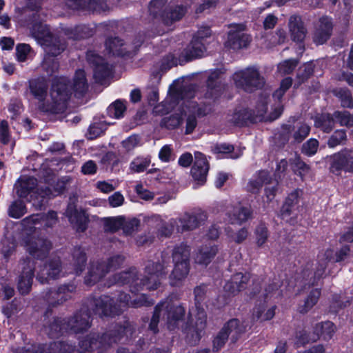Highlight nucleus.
<instances>
[{
	"label": "nucleus",
	"mask_w": 353,
	"mask_h": 353,
	"mask_svg": "<svg viewBox=\"0 0 353 353\" xmlns=\"http://www.w3.org/2000/svg\"><path fill=\"white\" fill-rule=\"evenodd\" d=\"M20 353H78L72 344L65 341H54L49 345H40L28 349L21 350Z\"/></svg>",
	"instance_id": "nucleus-20"
},
{
	"label": "nucleus",
	"mask_w": 353,
	"mask_h": 353,
	"mask_svg": "<svg viewBox=\"0 0 353 353\" xmlns=\"http://www.w3.org/2000/svg\"><path fill=\"white\" fill-rule=\"evenodd\" d=\"M208 97L216 98L221 92L222 88L219 81V74L217 72H212L207 81Z\"/></svg>",
	"instance_id": "nucleus-45"
},
{
	"label": "nucleus",
	"mask_w": 353,
	"mask_h": 353,
	"mask_svg": "<svg viewBox=\"0 0 353 353\" xmlns=\"http://www.w3.org/2000/svg\"><path fill=\"white\" fill-rule=\"evenodd\" d=\"M68 331L66 319L54 318L48 325H45L44 332L50 338H57Z\"/></svg>",
	"instance_id": "nucleus-36"
},
{
	"label": "nucleus",
	"mask_w": 353,
	"mask_h": 353,
	"mask_svg": "<svg viewBox=\"0 0 353 353\" xmlns=\"http://www.w3.org/2000/svg\"><path fill=\"white\" fill-rule=\"evenodd\" d=\"M103 261H94L90 263L88 272L85 277V283L88 285H93L108 272Z\"/></svg>",
	"instance_id": "nucleus-29"
},
{
	"label": "nucleus",
	"mask_w": 353,
	"mask_h": 353,
	"mask_svg": "<svg viewBox=\"0 0 353 353\" xmlns=\"http://www.w3.org/2000/svg\"><path fill=\"white\" fill-rule=\"evenodd\" d=\"M319 145L318 140L316 139H310L304 143L301 148V152L308 157L314 155Z\"/></svg>",
	"instance_id": "nucleus-64"
},
{
	"label": "nucleus",
	"mask_w": 353,
	"mask_h": 353,
	"mask_svg": "<svg viewBox=\"0 0 353 353\" xmlns=\"http://www.w3.org/2000/svg\"><path fill=\"white\" fill-rule=\"evenodd\" d=\"M254 120L252 114L245 109L235 112L230 119V121L236 125H243L247 120Z\"/></svg>",
	"instance_id": "nucleus-57"
},
{
	"label": "nucleus",
	"mask_w": 353,
	"mask_h": 353,
	"mask_svg": "<svg viewBox=\"0 0 353 353\" xmlns=\"http://www.w3.org/2000/svg\"><path fill=\"white\" fill-rule=\"evenodd\" d=\"M288 26L292 39L296 42H302L306 37L307 30L301 17L297 15L290 17Z\"/></svg>",
	"instance_id": "nucleus-32"
},
{
	"label": "nucleus",
	"mask_w": 353,
	"mask_h": 353,
	"mask_svg": "<svg viewBox=\"0 0 353 353\" xmlns=\"http://www.w3.org/2000/svg\"><path fill=\"white\" fill-rule=\"evenodd\" d=\"M65 215L78 232H84L86 230L88 217L84 211H78L74 205L70 204L65 211Z\"/></svg>",
	"instance_id": "nucleus-27"
},
{
	"label": "nucleus",
	"mask_w": 353,
	"mask_h": 353,
	"mask_svg": "<svg viewBox=\"0 0 353 353\" xmlns=\"http://www.w3.org/2000/svg\"><path fill=\"white\" fill-rule=\"evenodd\" d=\"M42 69L48 76H52L58 71L59 63L57 59L50 56H45L41 64Z\"/></svg>",
	"instance_id": "nucleus-55"
},
{
	"label": "nucleus",
	"mask_w": 353,
	"mask_h": 353,
	"mask_svg": "<svg viewBox=\"0 0 353 353\" xmlns=\"http://www.w3.org/2000/svg\"><path fill=\"white\" fill-rule=\"evenodd\" d=\"M148 264H153L154 268L160 272L162 274L167 276L168 268L170 264V254L167 251H163L161 252L160 256L158 257L157 261L148 260L146 261Z\"/></svg>",
	"instance_id": "nucleus-44"
},
{
	"label": "nucleus",
	"mask_w": 353,
	"mask_h": 353,
	"mask_svg": "<svg viewBox=\"0 0 353 353\" xmlns=\"http://www.w3.org/2000/svg\"><path fill=\"white\" fill-rule=\"evenodd\" d=\"M69 178H63L59 180L54 187V190L47 185L41 186L38 189L39 194L41 197H53L64 191L66 188V183L69 182Z\"/></svg>",
	"instance_id": "nucleus-42"
},
{
	"label": "nucleus",
	"mask_w": 353,
	"mask_h": 353,
	"mask_svg": "<svg viewBox=\"0 0 353 353\" xmlns=\"http://www.w3.org/2000/svg\"><path fill=\"white\" fill-rule=\"evenodd\" d=\"M196 322L193 325H190L185 328V332L187 334H190L192 337L194 339V341L199 340L201 337V333L206 327L207 323V315L203 309L196 307Z\"/></svg>",
	"instance_id": "nucleus-30"
},
{
	"label": "nucleus",
	"mask_w": 353,
	"mask_h": 353,
	"mask_svg": "<svg viewBox=\"0 0 353 353\" xmlns=\"http://www.w3.org/2000/svg\"><path fill=\"white\" fill-rule=\"evenodd\" d=\"M335 95L341 100V105L344 108H353V99L350 90L339 89L335 91Z\"/></svg>",
	"instance_id": "nucleus-59"
},
{
	"label": "nucleus",
	"mask_w": 353,
	"mask_h": 353,
	"mask_svg": "<svg viewBox=\"0 0 353 353\" xmlns=\"http://www.w3.org/2000/svg\"><path fill=\"white\" fill-rule=\"evenodd\" d=\"M103 223L105 232H114L123 225L124 219L121 216L107 217L103 219Z\"/></svg>",
	"instance_id": "nucleus-54"
},
{
	"label": "nucleus",
	"mask_w": 353,
	"mask_h": 353,
	"mask_svg": "<svg viewBox=\"0 0 353 353\" xmlns=\"http://www.w3.org/2000/svg\"><path fill=\"white\" fill-rule=\"evenodd\" d=\"M290 164L294 170H297L300 175H305L310 172V166L303 161L299 156L290 159Z\"/></svg>",
	"instance_id": "nucleus-61"
},
{
	"label": "nucleus",
	"mask_w": 353,
	"mask_h": 353,
	"mask_svg": "<svg viewBox=\"0 0 353 353\" xmlns=\"http://www.w3.org/2000/svg\"><path fill=\"white\" fill-rule=\"evenodd\" d=\"M29 90L37 101L39 110L50 114H61L68 108L71 95V86L65 77L55 79L51 85L48 97V84L44 79H36L29 81Z\"/></svg>",
	"instance_id": "nucleus-1"
},
{
	"label": "nucleus",
	"mask_w": 353,
	"mask_h": 353,
	"mask_svg": "<svg viewBox=\"0 0 353 353\" xmlns=\"http://www.w3.org/2000/svg\"><path fill=\"white\" fill-rule=\"evenodd\" d=\"M72 258L74 261L73 265L74 267V271L77 274H79L83 270L87 261L84 250L81 247L75 248L72 252Z\"/></svg>",
	"instance_id": "nucleus-46"
},
{
	"label": "nucleus",
	"mask_w": 353,
	"mask_h": 353,
	"mask_svg": "<svg viewBox=\"0 0 353 353\" xmlns=\"http://www.w3.org/2000/svg\"><path fill=\"white\" fill-rule=\"evenodd\" d=\"M232 79L235 85L247 92H252L261 89L265 84V79L260 70L255 66H250L236 72Z\"/></svg>",
	"instance_id": "nucleus-8"
},
{
	"label": "nucleus",
	"mask_w": 353,
	"mask_h": 353,
	"mask_svg": "<svg viewBox=\"0 0 353 353\" xmlns=\"http://www.w3.org/2000/svg\"><path fill=\"white\" fill-rule=\"evenodd\" d=\"M210 165L206 157L200 152H194V161L191 168V175L194 181L203 185L207 179Z\"/></svg>",
	"instance_id": "nucleus-21"
},
{
	"label": "nucleus",
	"mask_w": 353,
	"mask_h": 353,
	"mask_svg": "<svg viewBox=\"0 0 353 353\" xmlns=\"http://www.w3.org/2000/svg\"><path fill=\"white\" fill-rule=\"evenodd\" d=\"M332 23L331 19L323 17L319 19L313 35V41L317 45L325 43L331 36Z\"/></svg>",
	"instance_id": "nucleus-26"
},
{
	"label": "nucleus",
	"mask_w": 353,
	"mask_h": 353,
	"mask_svg": "<svg viewBox=\"0 0 353 353\" xmlns=\"http://www.w3.org/2000/svg\"><path fill=\"white\" fill-rule=\"evenodd\" d=\"M332 255L333 251L332 250H327L323 254L319 255L318 266L314 273L316 278L319 279L324 274L327 262L330 261Z\"/></svg>",
	"instance_id": "nucleus-51"
},
{
	"label": "nucleus",
	"mask_w": 353,
	"mask_h": 353,
	"mask_svg": "<svg viewBox=\"0 0 353 353\" xmlns=\"http://www.w3.org/2000/svg\"><path fill=\"white\" fill-rule=\"evenodd\" d=\"M330 170L332 173L339 175L341 171L353 172V151L344 149L334 154L330 158Z\"/></svg>",
	"instance_id": "nucleus-12"
},
{
	"label": "nucleus",
	"mask_w": 353,
	"mask_h": 353,
	"mask_svg": "<svg viewBox=\"0 0 353 353\" xmlns=\"http://www.w3.org/2000/svg\"><path fill=\"white\" fill-rule=\"evenodd\" d=\"M21 265L22 270L19 276L17 289L20 294H27L32 286L36 270V262L31 259H26L23 260Z\"/></svg>",
	"instance_id": "nucleus-15"
},
{
	"label": "nucleus",
	"mask_w": 353,
	"mask_h": 353,
	"mask_svg": "<svg viewBox=\"0 0 353 353\" xmlns=\"http://www.w3.org/2000/svg\"><path fill=\"white\" fill-rule=\"evenodd\" d=\"M87 60L94 68L95 80L103 83V81L111 75V66L95 51L89 50L86 54Z\"/></svg>",
	"instance_id": "nucleus-19"
},
{
	"label": "nucleus",
	"mask_w": 353,
	"mask_h": 353,
	"mask_svg": "<svg viewBox=\"0 0 353 353\" xmlns=\"http://www.w3.org/2000/svg\"><path fill=\"white\" fill-rule=\"evenodd\" d=\"M195 85L194 84L185 85L181 87L171 85L169 89V97L167 98L170 107L173 108L179 101L183 99L194 97Z\"/></svg>",
	"instance_id": "nucleus-25"
},
{
	"label": "nucleus",
	"mask_w": 353,
	"mask_h": 353,
	"mask_svg": "<svg viewBox=\"0 0 353 353\" xmlns=\"http://www.w3.org/2000/svg\"><path fill=\"white\" fill-rule=\"evenodd\" d=\"M218 247L212 243L202 245L195 254V262L200 265H208L218 252Z\"/></svg>",
	"instance_id": "nucleus-31"
},
{
	"label": "nucleus",
	"mask_w": 353,
	"mask_h": 353,
	"mask_svg": "<svg viewBox=\"0 0 353 353\" xmlns=\"http://www.w3.org/2000/svg\"><path fill=\"white\" fill-rule=\"evenodd\" d=\"M108 114L110 117L120 119L123 117L126 106L121 100H117L108 108Z\"/></svg>",
	"instance_id": "nucleus-56"
},
{
	"label": "nucleus",
	"mask_w": 353,
	"mask_h": 353,
	"mask_svg": "<svg viewBox=\"0 0 353 353\" xmlns=\"http://www.w3.org/2000/svg\"><path fill=\"white\" fill-rule=\"evenodd\" d=\"M114 277L116 283L120 285H128L130 290L135 293L143 289L149 291L159 289L162 284V280L166 276L157 272L153 264L145 263L144 275L142 278L139 277V272L136 268H131L128 271L114 275Z\"/></svg>",
	"instance_id": "nucleus-3"
},
{
	"label": "nucleus",
	"mask_w": 353,
	"mask_h": 353,
	"mask_svg": "<svg viewBox=\"0 0 353 353\" xmlns=\"http://www.w3.org/2000/svg\"><path fill=\"white\" fill-rule=\"evenodd\" d=\"M157 223V235L160 237H170L174 228L177 230L179 226L178 221L176 219H171L168 221L161 220L159 216L155 217Z\"/></svg>",
	"instance_id": "nucleus-40"
},
{
	"label": "nucleus",
	"mask_w": 353,
	"mask_h": 353,
	"mask_svg": "<svg viewBox=\"0 0 353 353\" xmlns=\"http://www.w3.org/2000/svg\"><path fill=\"white\" fill-rule=\"evenodd\" d=\"M245 29V25L243 23L231 24L225 46L233 50L247 48L251 41V37L244 32Z\"/></svg>",
	"instance_id": "nucleus-13"
},
{
	"label": "nucleus",
	"mask_w": 353,
	"mask_h": 353,
	"mask_svg": "<svg viewBox=\"0 0 353 353\" xmlns=\"http://www.w3.org/2000/svg\"><path fill=\"white\" fill-rule=\"evenodd\" d=\"M37 185V181L32 176H23L14 185L16 194L20 198H26Z\"/></svg>",
	"instance_id": "nucleus-35"
},
{
	"label": "nucleus",
	"mask_w": 353,
	"mask_h": 353,
	"mask_svg": "<svg viewBox=\"0 0 353 353\" xmlns=\"http://www.w3.org/2000/svg\"><path fill=\"white\" fill-rule=\"evenodd\" d=\"M76 290L74 284H65L60 285L57 290L50 291L47 294V301L50 305L56 306L63 304L72 298V294Z\"/></svg>",
	"instance_id": "nucleus-23"
},
{
	"label": "nucleus",
	"mask_w": 353,
	"mask_h": 353,
	"mask_svg": "<svg viewBox=\"0 0 353 353\" xmlns=\"http://www.w3.org/2000/svg\"><path fill=\"white\" fill-rule=\"evenodd\" d=\"M26 212V206L21 200L13 201L8 208V216L14 219H20Z\"/></svg>",
	"instance_id": "nucleus-48"
},
{
	"label": "nucleus",
	"mask_w": 353,
	"mask_h": 353,
	"mask_svg": "<svg viewBox=\"0 0 353 353\" xmlns=\"http://www.w3.org/2000/svg\"><path fill=\"white\" fill-rule=\"evenodd\" d=\"M27 26H30L34 38L43 47L46 55L55 57L62 53L65 48V40L57 34H52L49 27L43 23L45 15L40 12L39 7L24 12Z\"/></svg>",
	"instance_id": "nucleus-2"
},
{
	"label": "nucleus",
	"mask_w": 353,
	"mask_h": 353,
	"mask_svg": "<svg viewBox=\"0 0 353 353\" xmlns=\"http://www.w3.org/2000/svg\"><path fill=\"white\" fill-rule=\"evenodd\" d=\"M105 47L109 53L117 56H124L129 51L125 43L119 37L108 38L105 41Z\"/></svg>",
	"instance_id": "nucleus-41"
},
{
	"label": "nucleus",
	"mask_w": 353,
	"mask_h": 353,
	"mask_svg": "<svg viewBox=\"0 0 353 353\" xmlns=\"http://www.w3.org/2000/svg\"><path fill=\"white\" fill-rule=\"evenodd\" d=\"M57 214L54 211H50L46 214H32L21 221V225L24 230L32 232L37 228H48L53 227L57 223Z\"/></svg>",
	"instance_id": "nucleus-11"
},
{
	"label": "nucleus",
	"mask_w": 353,
	"mask_h": 353,
	"mask_svg": "<svg viewBox=\"0 0 353 353\" xmlns=\"http://www.w3.org/2000/svg\"><path fill=\"white\" fill-rule=\"evenodd\" d=\"M335 120L342 126L352 127L353 126V116L347 111H336L333 114Z\"/></svg>",
	"instance_id": "nucleus-60"
},
{
	"label": "nucleus",
	"mask_w": 353,
	"mask_h": 353,
	"mask_svg": "<svg viewBox=\"0 0 353 353\" xmlns=\"http://www.w3.org/2000/svg\"><path fill=\"white\" fill-rule=\"evenodd\" d=\"M205 50V48L202 41L193 37L190 44L184 50L186 61L201 57Z\"/></svg>",
	"instance_id": "nucleus-39"
},
{
	"label": "nucleus",
	"mask_w": 353,
	"mask_h": 353,
	"mask_svg": "<svg viewBox=\"0 0 353 353\" xmlns=\"http://www.w3.org/2000/svg\"><path fill=\"white\" fill-rule=\"evenodd\" d=\"M117 301L119 304H116L110 296L103 295L98 298H92L90 307L95 314L103 317L119 315L123 311V307L130 306V296L127 293L120 292Z\"/></svg>",
	"instance_id": "nucleus-7"
},
{
	"label": "nucleus",
	"mask_w": 353,
	"mask_h": 353,
	"mask_svg": "<svg viewBox=\"0 0 353 353\" xmlns=\"http://www.w3.org/2000/svg\"><path fill=\"white\" fill-rule=\"evenodd\" d=\"M185 314L184 308L173 303L168 298L158 303L154 308L149 328L154 333L158 332V323L161 319L165 321L169 330L174 329Z\"/></svg>",
	"instance_id": "nucleus-4"
},
{
	"label": "nucleus",
	"mask_w": 353,
	"mask_h": 353,
	"mask_svg": "<svg viewBox=\"0 0 353 353\" xmlns=\"http://www.w3.org/2000/svg\"><path fill=\"white\" fill-rule=\"evenodd\" d=\"M270 181V173L265 170L259 171L257 176L249 181L247 185V190L251 193L257 194L263 185L268 183Z\"/></svg>",
	"instance_id": "nucleus-38"
},
{
	"label": "nucleus",
	"mask_w": 353,
	"mask_h": 353,
	"mask_svg": "<svg viewBox=\"0 0 353 353\" xmlns=\"http://www.w3.org/2000/svg\"><path fill=\"white\" fill-rule=\"evenodd\" d=\"M283 128L289 132L288 140L292 144L301 143L310 132V125L303 122H297L293 126L286 125Z\"/></svg>",
	"instance_id": "nucleus-28"
},
{
	"label": "nucleus",
	"mask_w": 353,
	"mask_h": 353,
	"mask_svg": "<svg viewBox=\"0 0 353 353\" xmlns=\"http://www.w3.org/2000/svg\"><path fill=\"white\" fill-rule=\"evenodd\" d=\"M227 334L228 333L225 332L223 327L217 333L212 341V350L214 352H217L223 347L229 339Z\"/></svg>",
	"instance_id": "nucleus-62"
},
{
	"label": "nucleus",
	"mask_w": 353,
	"mask_h": 353,
	"mask_svg": "<svg viewBox=\"0 0 353 353\" xmlns=\"http://www.w3.org/2000/svg\"><path fill=\"white\" fill-rule=\"evenodd\" d=\"M335 332V326L331 321H325L316 323L314 327L312 334L307 338L302 336L301 341L303 343L315 342L320 337H322L324 340H330Z\"/></svg>",
	"instance_id": "nucleus-24"
},
{
	"label": "nucleus",
	"mask_w": 353,
	"mask_h": 353,
	"mask_svg": "<svg viewBox=\"0 0 353 353\" xmlns=\"http://www.w3.org/2000/svg\"><path fill=\"white\" fill-rule=\"evenodd\" d=\"M125 326L115 325L103 333L101 336L96 333H90L79 342L80 348L83 352L93 351L95 349L106 348L112 344L119 341L126 334Z\"/></svg>",
	"instance_id": "nucleus-6"
},
{
	"label": "nucleus",
	"mask_w": 353,
	"mask_h": 353,
	"mask_svg": "<svg viewBox=\"0 0 353 353\" xmlns=\"http://www.w3.org/2000/svg\"><path fill=\"white\" fill-rule=\"evenodd\" d=\"M182 123V119L179 114H172L163 119L161 125L167 129L172 130L179 127Z\"/></svg>",
	"instance_id": "nucleus-63"
},
{
	"label": "nucleus",
	"mask_w": 353,
	"mask_h": 353,
	"mask_svg": "<svg viewBox=\"0 0 353 353\" xmlns=\"http://www.w3.org/2000/svg\"><path fill=\"white\" fill-rule=\"evenodd\" d=\"M347 140L345 130H337L329 137L327 144L330 148L345 144Z\"/></svg>",
	"instance_id": "nucleus-52"
},
{
	"label": "nucleus",
	"mask_w": 353,
	"mask_h": 353,
	"mask_svg": "<svg viewBox=\"0 0 353 353\" xmlns=\"http://www.w3.org/2000/svg\"><path fill=\"white\" fill-rule=\"evenodd\" d=\"M334 117L330 114H323L316 121V127L324 132L329 133L334 128Z\"/></svg>",
	"instance_id": "nucleus-53"
},
{
	"label": "nucleus",
	"mask_w": 353,
	"mask_h": 353,
	"mask_svg": "<svg viewBox=\"0 0 353 353\" xmlns=\"http://www.w3.org/2000/svg\"><path fill=\"white\" fill-rule=\"evenodd\" d=\"M167 0H152L149 4L150 14L154 19L161 18L169 25L183 18L187 12V6H172L163 13V8Z\"/></svg>",
	"instance_id": "nucleus-9"
},
{
	"label": "nucleus",
	"mask_w": 353,
	"mask_h": 353,
	"mask_svg": "<svg viewBox=\"0 0 353 353\" xmlns=\"http://www.w3.org/2000/svg\"><path fill=\"white\" fill-rule=\"evenodd\" d=\"M320 295L321 291L319 289L312 290L305 299L303 305L299 307V312L302 314L307 313L318 302Z\"/></svg>",
	"instance_id": "nucleus-50"
},
{
	"label": "nucleus",
	"mask_w": 353,
	"mask_h": 353,
	"mask_svg": "<svg viewBox=\"0 0 353 353\" xmlns=\"http://www.w3.org/2000/svg\"><path fill=\"white\" fill-rule=\"evenodd\" d=\"M94 32V29L86 25H79L74 28H66L64 30L68 38L74 40L88 38L92 36Z\"/></svg>",
	"instance_id": "nucleus-37"
},
{
	"label": "nucleus",
	"mask_w": 353,
	"mask_h": 353,
	"mask_svg": "<svg viewBox=\"0 0 353 353\" xmlns=\"http://www.w3.org/2000/svg\"><path fill=\"white\" fill-rule=\"evenodd\" d=\"M73 90L76 96H82L88 88L84 70H79L76 72L73 80Z\"/></svg>",
	"instance_id": "nucleus-43"
},
{
	"label": "nucleus",
	"mask_w": 353,
	"mask_h": 353,
	"mask_svg": "<svg viewBox=\"0 0 353 353\" xmlns=\"http://www.w3.org/2000/svg\"><path fill=\"white\" fill-rule=\"evenodd\" d=\"M223 330L230 336L232 343H236L246 332V327L237 319H232L227 321L223 326Z\"/></svg>",
	"instance_id": "nucleus-33"
},
{
	"label": "nucleus",
	"mask_w": 353,
	"mask_h": 353,
	"mask_svg": "<svg viewBox=\"0 0 353 353\" xmlns=\"http://www.w3.org/2000/svg\"><path fill=\"white\" fill-rule=\"evenodd\" d=\"M91 300L92 299L88 300L87 308L83 307L74 313L73 316L65 318L68 330L75 334H79L88 331L91 327L92 318L90 310L94 312L92 307H90Z\"/></svg>",
	"instance_id": "nucleus-10"
},
{
	"label": "nucleus",
	"mask_w": 353,
	"mask_h": 353,
	"mask_svg": "<svg viewBox=\"0 0 353 353\" xmlns=\"http://www.w3.org/2000/svg\"><path fill=\"white\" fill-rule=\"evenodd\" d=\"M300 193L299 190H296L290 194L281 209V219L292 225L297 224L299 221L296 205L299 203Z\"/></svg>",
	"instance_id": "nucleus-17"
},
{
	"label": "nucleus",
	"mask_w": 353,
	"mask_h": 353,
	"mask_svg": "<svg viewBox=\"0 0 353 353\" xmlns=\"http://www.w3.org/2000/svg\"><path fill=\"white\" fill-rule=\"evenodd\" d=\"M252 210L250 207L236 205L228 212L229 221L232 224L241 225L252 217Z\"/></svg>",
	"instance_id": "nucleus-34"
},
{
	"label": "nucleus",
	"mask_w": 353,
	"mask_h": 353,
	"mask_svg": "<svg viewBox=\"0 0 353 353\" xmlns=\"http://www.w3.org/2000/svg\"><path fill=\"white\" fill-rule=\"evenodd\" d=\"M125 256L122 254H115L110 256L107 261H103L105 263V268L108 272L114 271L120 268L125 261Z\"/></svg>",
	"instance_id": "nucleus-58"
},
{
	"label": "nucleus",
	"mask_w": 353,
	"mask_h": 353,
	"mask_svg": "<svg viewBox=\"0 0 353 353\" xmlns=\"http://www.w3.org/2000/svg\"><path fill=\"white\" fill-rule=\"evenodd\" d=\"M151 163L150 156H139L134 158L130 164V170L133 172H143L148 168Z\"/></svg>",
	"instance_id": "nucleus-47"
},
{
	"label": "nucleus",
	"mask_w": 353,
	"mask_h": 353,
	"mask_svg": "<svg viewBox=\"0 0 353 353\" xmlns=\"http://www.w3.org/2000/svg\"><path fill=\"white\" fill-rule=\"evenodd\" d=\"M63 275L61 260L59 257L49 259L37 270V279L41 283H48L50 279H57Z\"/></svg>",
	"instance_id": "nucleus-14"
},
{
	"label": "nucleus",
	"mask_w": 353,
	"mask_h": 353,
	"mask_svg": "<svg viewBox=\"0 0 353 353\" xmlns=\"http://www.w3.org/2000/svg\"><path fill=\"white\" fill-rule=\"evenodd\" d=\"M23 243L30 255L38 259L47 256L51 249V243L46 239L27 236L23 239Z\"/></svg>",
	"instance_id": "nucleus-16"
},
{
	"label": "nucleus",
	"mask_w": 353,
	"mask_h": 353,
	"mask_svg": "<svg viewBox=\"0 0 353 353\" xmlns=\"http://www.w3.org/2000/svg\"><path fill=\"white\" fill-rule=\"evenodd\" d=\"M67 5L73 10L101 13L108 9L105 0H67Z\"/></svg>",
	"instance_id": "nucleus-22"
},
{
	"label": "nucleus",
	"mask_w": 353,
	"mask_h": 353,
	"mask_svg": "<svg viewBox=\"0 0 353 353\" xmlns=\"http://www.w3.org/2000/svg\"><path fill=\"white\" fill-rule=\"evenodd\" d=\"M179 226L178 232L193 230L204 223L207 219V215L201 210H196L192 213L185 212L181 217L176 219Z\"/></svg>",
	"instance_id": "nucleus-18"
},
{
	"label": "nucleus",
	"mask_w": 353,
	"mask_h": 353,
	"mask_svg": "<svg viewBox=\"0 0 353 353\" xmlns=\"http://www.w3.org/2000/svg\"><path fill=\"white\" fill-rule=\"evenodd\" d=\"M190 249L184 243L174 246L172 250L173 269L169 275L170 284L179 286L189 274Z\"/></svg>",
	"instance_id": "nucleus-5"
},
{
	"label": "nucleus",
	"mask_w": 353,
	"mask_h": 353,
	"mask_svg": "<svg viewBox=\"0 0 353 353\" xmlns=\"http://www.w3.org/2000/svg\"><path fill=\"white\" fill-rule=\"evenodd\" d=\"M270 99L268 95H261L258 99L255 110L253 112L254 120H262L268 110V103Z\"/></svg>",
	"instance_id": "nucleus-49"
}]
</instances>
